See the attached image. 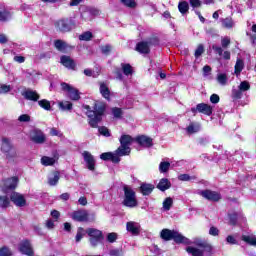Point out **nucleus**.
Instances as JSON below:
<instances>
[{"mask_svg": "<svg viewBox=\"0 0 256 256\" xmlns=\"http://www.w3.org/2000/svg\"><path fill=\"white\" fill-rule=\"evenodd\" d=\"M18 185H19V177L17 176L6 178L4 180V187L8 191H15Z\"/></svg>", "mask_w": 256, "mask_h": 256, "instance_id": "obj_18", "label": "nucleus"}, {"mask_svg": "<svg viewBox=\"0 0 256 256\" xmlns=\"http://www.w3.org/2000/svg\"><path fill=\"white\" fill-rule=\"evenodd\" d=\"M61 87L62 91H66L68 93V98L71 101H79V99H81V93H79V90H77V88H74L67 82H62Z\"/></svg>", "mask_w": 256, "mask_h": 256, "instance_id": "obj_10", "label": "nucleus"}, {"mask_svg": "<svg viewBox=\"0 0 256 256\" xmlns=\"http://www.w3.org/2000/svg\"><path fill=\"white\" fill-rule=\"evenodd\" d=\"M212 49L220 57H222V55H223V59L225 61H229L231 59V52L230 51H224L223 52V49L221 48V46L212 45Z\"/></svg>", "mask_w": 256, "mask_h": 256, "instance_id": "obj_26", "label": "nucleus"}, {"mask_svg": "<svg viewBox=\"0 0 256 256\" xmlns=\"http://www.w3.org/2000/svg\"><path fill=\"white\" fill-rule=\"evenodd\" d=\"M100 159L102 161H112V163H120L121 158L117 153L113 154V152H104L100 154Z\"/></svg>", "mask_w": 256, "mask_h": 256, "instance_id": "obj_21", "label": "nucleus"}, {"mask_svg": "<svg viewBox=\"0 0 256 256\" xmlns=\"http://www.w3.org/2000/svg\"><path fill=\"white\" fill-rule=\"evenodd\" d=\"M146 43H148V47L151 49V47L159 46L160 40L157 36H151L146 40Z\"/></svg>", "mask_w": 256, "mask_h": 256, "instance_id": "obj_35", "label": "nucleus"}, {"mask_svg": "<svg viewBox=\"0 0 256 256\" xmlns=\"http://www.w3.org/2000/svg\"><path fill=\"white\" fill-rule=\"evenodd\" d=\"M242 241H244L245 243H248V245H252L253 247H256V237L242 236Z\"/></svg>", "mask_w": 256, "mask_h": 256, "instance_id": "obj_48", "label": "nucleus"}, {"mask_svg": "<svg viewBox=\"0 0 256 256\" xmlns=\"http://www.w3.org/2000/svg\"><path fill=\"white\" fill-rule=\"evenodd\" d=\"M18 249L22 255L35 256V252L33 251V247H31V241L29 239L22 240Z\"/></svg>", "mask_w": 256, "mask_h": 256, "instance_id": "obj_14", "label": "nucleus"}, {"mask_svg": "<svg viewBox=\"0 0 256 256\" xmlns=\"http://www.w3.org/2000/svg\"><path fill=\"white\" fill-rule=\"evenodd\" d=\"M156 189L162 192H165L168 189H171V181H169V179L167 178L160 179L159 183L156 186Z\"/></svg>", "mask_w": 256, "mask_h": 256, "instance_id": "obj_28", "label": "nucleus"}, {"mask_svg": "<svg viewBox=\"0 0 256 256\" xmlns=\"http://www.w3.org/2000/svg\"><path fill=\"white\" fill-rule=\"evenodd\" d=\"M124 7H128V9H135L137 7V2L135 0H120Z\"/></svg>", "mask_w": 256, "mask_h": 256, "instance_id": "obj_40", "label": "nucleus"}, {"mask_svg": "<svg viewBox=\"0 0 256 256\" xmlns=\"http://www.w3.org/2000/svg\"><path fill=\"white\" fill-rule=\"evenodd\" d=\"M60 63L63 65V67H66V69H71L72 71H75V67H77L75 60H73L71 56L67 55H62L60 57Z\"/></svg>", "mask_w": 256, "mask_h": 256, "instance_id": "obj_19", "label": "nucleus"}, {"mask_svg": "<svg viewBox=\"0 0 256 256\" xmlns=\"http://www.w3.org/2000/svg\"><path fill=\"white\" fill-rule=\"evenodd\" d=\"M109 255H111V256H122L123 255V250H121V249H112V250H110Z\"/></svg>", "mask_w": 256, "mask_h": 256, "instance_id": "obj_62", "label": "nucleus"}, {"mask_svg": "<svg viewBox=\"0 0 256 256\" xmlns=\"http://www.w3.org/2000/svg\"><path fill=\"white\" fill-rule=\"evenodd\" d=\"M178 11L181 15H187L189 13V2L180 1L178 3Z\"/></svg>", "mask_w": 256, "mask_h": 256, "instance_id": "obj_32", "label": "nucleus"}, {"mask_svg": "<svg viewBox=\"0 0 256 256\" xmlns=\"http://www.w3.org/2000/svg\"><path fill=\"white\" fill-rule=\"evenodd\" d=\"M160 239L163 241H174L176 245H191V240L183 234L179 233L177 230H171L164 228L160 232Z\"/></svg>", "mask_w": 256, "mask_h": 256, "instance_id": "obj_2", "label": "nucleus"}, {"mask_svg": "<svg viewBox=\"0 0 256 256\" xmlns=\"http://www.w3.org/2000/svg\"><path fill=\"white\" fill-rule=\"evenodd\" d=\"M38 105L45 111H51V102L47 99L39 100Z\"/></svg>", "mask_w": 256, "mask_h": 256, "instance_id": "obj_37", "label": "nucleus"}, {"mask_svg": "<svg viewBox=\"0 0 256 256\" xmlns=\"http://www.w3.org/2000/svg\"><path fill=\"white\" fill-rule=\"evenodd\" d=\"M209 235H212V237H217L219 235V230L217 227L212 226L209 229Z\"/></svg>", "mask_w": 256, "mask_h": 256, "instance_id": "obj_63", "label": "nucleus"}, {"mask_svg": "<svg viewBox=\"0 0 256 256\" xmlns=\"http://www.w3.org/2000/svg\"><path fill=\"white\" fill-rule=\"evenodd\" d=\"M191 113H193V115L201 113L202 115H207V117H211V115H213V106L207 103H199L196 105V107L191 108Z\"/></svg>", "mask_w": 256, "mask_h": 256, "instance_id": "obj_9", "label": "nucleus"}, {"mask_svg": "<svg viewBox=\"0 0 256 256\" xmlns=\"http://www.w3.org/2000/svg\"><path fill=\"white\" fill-rule=\"evenodd\" d=\"M11 91V85L0 84V93H9Z\"/></svg>", "mask_w": 256, "mask_h": 256, "instance_id": "obj_59", "label": "nucleus"}, {"mask_svg": "<svg viewBox=\"0 0 256 256\" xmlns=\"http://www.w3.org/2000/svg\"><path fill=\"white\" fill-rule=\"evenodd\" d=\"M242 97H243V91L240 88L232 90V99L237 101V100L241 99Z\"/></svg>", "mask_w": 256, "mask_h": 256, "instance_id": "obj_49", "label": "nucleus"}, {"mask_svg": "<svg viewBox=\"0 0 256 256\" xmlns=\"http://www.w3.org/2000/svg\"><path fill=\"white\" fill-rule=\"evenodd\" d=\"M169 167H171V163L167 161H163L159 164V171L160 173H167L169 171Z\"/></svg>", "mask_w": 256, "mask_h": 256, "instance_id": "obj_46", "label": "nucleus"}, {"mask_svg": "<svg viewBox=\"0 0 256 256\" xmlns=\"http://www.w3.org/2000/svg\"><path fill=\"white\" fill-rule=\"evenodd\" d=\"M155 190V185L149 183H142L139 187V192L144 196L147 197L153 193Z\"/></svg>", "mask_w": 256, "mask_h": 256, "instance_id": "obj_23", "label": "nucleus"}, {"mask_svg": "<svg viewBox=\"0 0 256 256\" xmlns=\"http://www.w3.org/2000/svg\"><path fill=\"white\" fill-rule=\"evenodd\" d=\"M11 19V12L7 10L0 11V21L2 23L7 22V20Z\"/></svg>", "mask_w": 256, "mask_h": 256, "instance_id": "obj_42", "label": "nucleus"}, {"mask_svg": "<svg viewBox=\"0 0 256 256\" xmlns=\"http://www.w3.org/2000/svg\"><path fill=\"white\" fill-rule=\"evenodd\" d=\"M124 198L122 201V205L124 207H128L129 209H135V207H139V200H137V192L131 188L129 185L123 186Z\"/></svg>", "mask_w": 256, "mask_h": 256, "instance_id": "obj_4", "label": "nucleus"}, {"mask_svg": "<svg viewBox=\"0 0 256 256\" xmlns=\"http://www.w3.org/2000/svg\"><path fill=\"white\" fill-rule=\"evenodd\" d=\"M135 51L140 53V55H149V53H151V48L147 41H140L136 44Z\"/></svg>", "mask_w": 256, "mask_h": 256, "instance_id": "obj_22", "label": "nucleus"}, {"mask_svg": "<svg viewBox=\"0 0 256 256\" xmlns=\"http://www.w3.org/2000/svg\"><path fill=\"white\" fill-rule=\"evenodd\" d=\"M1 151L2 153H5L6 159H8V161L17 158V150H15V146H13L9 138H2Z\"/></svg>", "mask_w": 256, "mask_h": 256, "instance_id": "obj_8", "label": "nucleus"}, {"mask_svg": "<svg viewBox=\"0 0 256 256\" xmlns=\"http://www.w3.org/2000/svg\"><path fill=\"white\" fill-rule=\"evenodd\" d=\"M85 233H87V231L85 232V228L78 227L77 233H76V236H75L76 243H80V241H81V239H83V236L85 235Z\"/></svg>", "mask_w": 256, "mask_h": 256, "instance_id": "obj_39", "label": "nucleus"}, {"mask_svg": "<svg viewBox=\"0 0 256 256\" xmlns=\"http://www.w3.org/2000/svg\"><path fill=\"white\" fill-rule=\"evenodd\" d=\"M112 115L115 119H121L123 117V110L119 107L112 108Z\"/></svg>", "mask_w": 256, "mask_h": 256, "instance_id": "obj_47", "label": "nucleus"}, {"mask_svg": "<svg viewBox=\"0 0 256 256\" xmlns=\"http://www.w3.org/2000/svg\"><path fill=\"white\" fill-rule=\"evenodd\" d=\"M100 49H101V53L103 55H109V53H111V45H109V44L102 46Z\"/></svg>", "mask_w": 256, "mask_h": 256, "instance_id": "obj_57", "label": "nucleus"}, {"mask_svg": "<svg viewBox=\"0 0 256 256\" xmlns=\"http://www.w3.org/2000/svg\"><path fill=\"white\" fill-rule=\"evenodd\" d=\"M171 207H173V198L171 197H167L164 201H163V208L165 209V211H170Z\"/></svg>", "mask_w": 256, "mask_h": 256, "instance_id": "obj_44", "label": "nucleus"}, {"mask_svg": "<svg viewBox=\"0 0 256 256\" xmlns=\"http://www.w3.org/2000/svg\"><path fill=\"white\" fill-rule=\"evenodd\" d=\"M82 157L84 159V163H86V169H88V171H95V166L97 165L95 156H93L89 151H84L82 153Z\"/></svg>", "mask_w": 256, "mask_h": 256, "instance_id": "obj_12", "label": "nucleus"}, {"mask_svg": "<svg viewBox=\"0 0 256 256\" xmlns=\"http://www.w3.org/2000/svg\"><path fill=\"white\" fill-rule=\"evenodd\" d=\"M203 53H205V47L203 46V44H199L195 50L194 57L196 59H199V57H201Z\"/></svg>", "mask_w": 256, "mask_h": 256, "instance_id": "obj_50", "label": "nucleus"}, {"mask_svg": "<svg viewBox=\"0 0 256 256\" xmlns=\"http://www.w3.org/2000/svg\"><path fill=\"white\" fill-rule=\"evenodd\" d=\"M83 109L86 110V116L88 117V125L92 129L98 128V133L103 137H111V131L105 126H100L99 123L103 121L105 111H107V104L105 102H95L91 108L90 105L83 104Z\"/></svg>", "mask_w": 256, "mask_h": 256, "instance_id": "obj_1", "label": "nucleus"}, {"mask_svg": "<svg viewBox=\"0 0 256 256\" xmlns=\"http://www.w3.org/2000/svg\"><path fill=\"white\" fill-rule=\"evenodd\" d=\"M228 219H229L230 225L235 227V225H237V221L239 219V214H237V212L230 213V214H228Z\"/></svg>", "mask_w": 256, "mask_h": 256, "instance_id": "obj_38", "label": "nucleus"}, {"mask_svg": "<svg viewBox=\"0 0 256 256\" xmlns=\"http://www.w3.org/2000/svg\"><path fill=\"white\" fill-rule=\"evenodd\" d=\"M195 245L200 249L193 246L186 247V251L189 253V255L205 256V253H208V255H211L213 253V246L207 241H198L195 243Z\"/></svg>", "mask_w": 256, "mask_h": 256, "instance_id": "obj_5", "label": "nucleus"}, {"mask_svg": "<svg viewBox=\"0 0 256 256\" xmlns=\"http://www.w3.org/2000/svg\"><path fill=\"white\" fill-rule=\"evenodd\" d=\"M72 219L78 223H87V221H89V212H87V210L74 211Z\"/></svg>", "mask_w": 256, "mask_h": 256, "instance_id": "obj_16", "label": "nucleus"}, {"mask_svg": "<svg viewBox=\"0 0 256 256\" xmlns=\"http://www.w3.org/2000/svg\"><path fill=\"white\" fill-rule=\"evenodd\" d=\"M219 101H221V98L219 97V95L212 94L210 96V102L213 103L214 105H217V103H219Z\"/></svg>", "mask_w": 256, "mask_h": 256, "instance_id": "obj_60", "label": "nucleus"}, {"mask_svg": "<svg viewBox=\"0 0 256 256\" xmlns=\"http://www.w3.org/2000/svg\"><path fill=\"white\" fill-rule=\"evenodd\" d=\"M222 25L225 29H233V19L231 17L222 19Z\"/></svg>", "mask_w": 256, "mask_h": 256, "instance_id": "obj_45", "label": "nucleus"}, {"mask_svg": "<svg viewBox=\"0 0 256 256\" xmlns=\"http://www.w3.org/2000/svg\"><path fill=\"white\" fill-rule=\"evenodd\" d=\"M178 179L179 181H191V176L189 174H180Z\"/></svg>", "mask_w": 256, "mask_h": 256, "instance_id": "obj_64", "label": "nucleus"}, {"mask_svg": "<svg viewBox=\"0 0 256 256\" xmlns=\"http://www.w3.org/2000/svg\"><path fill=\"white\" fill-rule=\"evenodd\" d=\"M135 139L133 136L129 134H123L119 138L120 146L116 149L115 153L118 157H127V155H131V145Z\"/></svg>", "mask_w": 256, "mask_h": 256, "instance_id": "obj_3", "label": "nucleus"}, {"mask_svg": "<svg viewBox=\"0 0 256 256\" xmlns=\"http://www.w3.org/2000/svg\"><path fill=\"white\" fill-rule=\"evenodd\" d=\"M136 143L140 145V147H153V138L145 135L137 136L135 138Z\"/></svg>", "mask_w": 256, "mask_h": 256, "instance_id": "obj_20", "label": "nucleus"}, {"mask_svg": "<svg viewBox=\"0 0 256 256\" xmlns=\"http://www.w3.org/2000/svg\"><path fill=\"white\" fill-rule=\"evenodd\" d=\"M54 26L59 33H71L77 27V22L73 17H63L58 19Z\"/></svg>", "mask_w": 256, "mask_h": 256, "instance_id": "obj_6", "label": "nucleus"}, {"mask_svg": "<svg viewBox=\"0 0 256 256\" xmlns=\"http://www.w3.org/2000/svg\"><path fill=\"white\" fill-rule=\"evenodd\" d=\"M243 69H245V62L243 61V59L238 58L234 66L235 75H241V72L243 71Z\"/></svg>", "mask_w": 256, "mask_h": 256, "instance_id": "obj_30", "label": "nucleus"}, {"mask_svg": "<svg viewBox=\"0 0 256 256\" xmlns=\"http://www.w3.org/2000/svg\"><path fill=\"white\" fill-rule=\"evenodd\" d=\"M86 233L89 237V243L91 247H98L105 240V236L103 235V231L97 228H88Z\"/></svg>", "mask_w": 256, "mask_h": 256, "instance_id": "obj_7", "label": "nucleus"}, {"mask_svg": "<svg viewBox=\"0 0 256 256\" xmlns=\"http://www.w3.org/2000/svg\"><path fill=\"white\" fill-rule=\"evenodd\" d=\"M11 250H9L6 246L0 249V256H11Z\"/></svg>", "mask_w": 256, "mask_h": 256, "instance_id": "obj_58", "label": "nucleus"}, {"mask_svg": "<svg viewBox=\"0 0 256 256\" xmlns=\"http://www.w3.org/2000/svg\"><path fill=\"white\" fill-rule=\"evenodd\" d=\"M221 45L222 49H227L229 45H231V38L230 37H224L221 39Z\"/></svg>", "mask_w": 256, "mask_h": 256, "instance_id": "obj_54", "label": "nucleus"}, {"mask_svg": "<svg viewBox=\"0 0 256 256\" xmlns=\"http://www.w3.org/2000/svg\"><path fill=\"white\" fill-rule=\"evenodd\" d=\"M121 67H122V73H124V75L126 76L133 75V66H131V64L121 63Z\"/></svg>", "mask_w": 256, "mask_h": 256, "instance_id": "obj_36", "label": "nucleus"}, {"mask_svg": "<svg viewBox=\"0 0 256 256\" xmlns=\"http://www.w3.org/2000/svg\"><path fill=\"white\" fill-rule=\"evenodd\" d=\"M51 217H53L54 221H59V218L61 217V212L58 210H52L50 213Z\"/></svg>", "mask_w": 256, "mask_h": 256, "instance_id": "obj_61", "label": "nucleus"}, {"mask_svg": "<svg viewBox=\"0 0 256 256\" xmlns=\"http://www.w3.org/2000/svg\"><path fill=\"white\" fill-rule=\"evenodd\" d=\"M41 163L44 165V167H52V165H55V158L49 157V156H43L41 158Z\"/></svg>", "mask_w": 256, "mask_h": 256, "instance_id": "obj_34", "label": "nucleus"}, {"mask_svg": "<svg viewBox=\"0 0 256 256\" xmlns=\"http://www.w3.org/2000/svg\"><path fill=\"white\" fill-rule=\"evenodd\" d=\"M99 91L106 101H111V90L109 89V86L105 84V82L100 83Z\"/></svg>", "mask_w": 256, "mask_h": 256, "instance_id": "obj_25", "label": "nucleus"}, {"mask_svg": "<svg viewBox=\"0 0 256 256\" xmlns=\"http://www.w3.org/2000/svg\"><path fill=\"white\" fill-rule=\"evenodd\" d=\"M239 89L243 91H249L251 89V84L248 81H242L239 85Z\"/></svg>", "mask_w": 256, "mask_h": 256, "instance_id": "obj_53", "label": "nucleus"}, {"mask_svg": "<svg viewBox=\"0 0 256 256\" xmlns=\"http://www.w3.org/2000/svg\"><path fill=\"white\" fill-rule=\"evenodd\" d=\"M203 2H201V0H189V4L190 7H192L193 9H197L199 7H201V5H213L215 4V0H202Z\"/></svg>", "mask_w": 256, "mask_h": 256, "instance_id": "obj_27", "label": "nucleus"}, {"mask_svg": "<svg viewBox=\"0 0 256 256\" xmlns=\"http://www.w3.org/2000/svg\"><path fill=\"white\" fill-rule=\"evenodd\" d=\"M30 141L36 143V145H43L47 141V137L41 130H34V134L31 136Z\"/></svg>", "mask_w": 256, "mask_h": 256, "instance_id": "obj_17", "label": "nucleus"}, {"mask_svg": "<svg viewBox=\"0 0 256 256\" xmlns=\"http://www.w3.org/2000/svg\"><path fill=\"white\" fill-rule=\"evenodd\" d=\"M200 195L207 199V201H212L213 203H217L221 201V193L217 191H212L210 189H206L200 192Z\"/></svg>", "mask_w": 256, "mask_h": 256, "instance_id": "obj_13", "label": "nucleus"}, {"mask_svg": "<svg viewBox=\"0 0 256 256\" xmlns=\"http://www.w3.org/2000/svg\"><path fill=\"white\" fill-rule=\"evenodd\" d=\"M10 201L15 205V207H26L27 206V199L25 198V195L13 191L10 194Z\"/></svg>", "mask_w": 256, "mask_h": 256, "instance_id": "obj_11", "label": "nucleus"}, {"mask_svg": "<svg viewBox=\"0 0 256 256\" xmlns=\"http://www.w3.org/2000/svg\"><path fill=\"white\" fill-rule=\"evenodd\" d=\"M126 229L129 233H132V235H139V233H141L139 227L135 226V222H127Z\"/></svg>", "mask_w": 256, "mask_h": 256, "instance_id": "obj_33", "label": "nucleus"}, {"mask_svg": "<svg viewBox=\"0 0 256 256\" xmlns=\"http://www.w3.org/2000/svg\"><path fill=\"white\" fill-rule=\"evenodd\" d=\"M53 177L48 179V184L50 187H55L57 183H59V179H61V172L56 170L52 172Z\"/></svg>", "mask_w": 256, "mask_h": 256, "instance_id": "obj_29", "label": "nucleus"}, {"mask_svg": "<svg viewBox=\"0 0 256 256\" xmlns=\"http://www.w3.org/2000/svg\"><path fill=\"white\" fill-rule=\"evenodd\" d=\"M22 95L24 99H26L27 101L37 102L39 101V99H41V95H39L37 91H33V90H26L22 93Z\"/></svg>", "mask_w": 256, "mask_h": 256, "instance_id": "obj_24", "label": "nucleus"}, {"mask_svg": "<svg viewBox=\"0 0 256 256\" xmlns=\"http://www.w3.org/2000/svg\"><path fill=\"white\" fill-rule=\"evenodd\" d=\"M11 207V196L8 198L7 195L0 196V209H7Z\"/></svg>", "mask_w": 256, "mask_h": 256, "instance_id": "obj_31", "label": "nucleus"}, {"mask_svg": "<svg viewBox=\"0 0 256 256\" xmlns=\"http://www.w3.org/2000/svg\"><path fill=\"white\" fill-rule=\"evenodd\" d=\"M54 47L57 51H60V53H69V51H73V49H75V46H71L61 39L54 41Z\"/></svg>", "mask_w": 256, "mask_h": 256, "instance_id": "obj_15", "label": "nucleus"}, {"mask_svg": "<svg viewBox=\"0 0 256 256\" xmlns=\"http://www.w3.org/2000/svg\"><path fill=\"white\" fill-rule=\"evenodd\" d=\"M217 81L220 85H227V74H219L217 76Z\"/></svg>", "mask_w": 256, "mask_h": 256, "instance_id": "obj_55", "label": "nucleus"}, {"mask_svg": "<svg viewBox=\"0 0 256 256\" xmlns=\"http://www.w3.org/2000/svg\"><path fill=\"white\" fill-rule=\"evenodd\" d=\"M91 39H93V33L91 31H86L79 36L80 41H91Z\"/></svg>", "mask_w": 256, "mask_h": 256, "instance_id": "obj_43", "label": "nucleus"}, {"mask_svg": "<svg viewBox=\"0 0 256 256\" xmlns=\"http://www.w3.org/2000/svg\"><path fill=\"white\" fill-rule=\"evenodd\" d=\"M117 237V233L115 232L108 233L106 236V241H108V243H115V241H117Z\"/></svg>", "mask_w": 256, "mask_h": 256, "instance_id": "obj_51", "label": "nucleus"}, {"mask_svg": "<svg viewBox=\"0 0 256 256\" xmlns=\"http://www.w3.org/2000/svg\"><path fill=\"white\" fill-rule=\"evenodd\" d=\"M59 107L62 111H71L73 109V103L69 101L60 102Z\"/></svg>", "mask_w": 256, "mask_h": 256, "instance_id": "obj_41", "label": "nucleus"}, {"mask_svg": "<svg viewBox=\"0 0 256 256\" xmlns=\"http://www.w3.org/2000/svg\"><path fill=\"white\" fill-rule=\"evenodd\" d=\"M186 130L190 134L197 133L199 131V125L195 126L194 123H190Z\"/></svg>", "mask_w": 256, "mask_h": 256, "instance_id": "obj_52", "label": "nucleus"}, {"mask_svg": "<svg viewBox=\"0 0 256 256\" xmlns=\"http://www.w3.org/2000/svg\"><path fill=\"white\" fill-rule=\"evenodd\" d=\"M18 121H20V123H29L31 116H29V114H22L19 116Z\"/></svg>", "mask_w": 256, "mask_h": 256, "instance_id": "obj_56", "label": "nucleus"}]
</instances>
